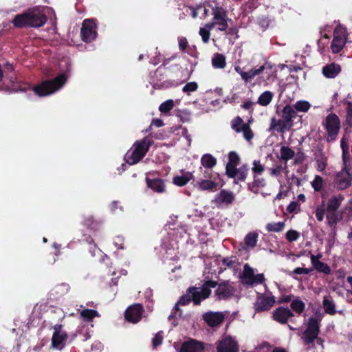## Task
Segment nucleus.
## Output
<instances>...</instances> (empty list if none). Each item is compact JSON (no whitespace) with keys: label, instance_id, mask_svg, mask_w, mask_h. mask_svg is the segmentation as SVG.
<instances>
[{"label":"nucleus","instance_id":"f257e3e1","mask_svg":"<svg viewBox=\"0 0 352 352\" xmlns=\"http://www.w3.org/2000/svg\"><path fill=\"white\" fill-rule=\"evenodd\" d=\"M234 70L241 76V79L245 83H249L255 78L256 85L267 86L274 80L275 75L272 71V67L269 63H265L258 67L252 68L247 72L243 71L241 67H234Z\"/></svg>","mask_w":352,"mask_h":352},{"label":"nucleus","instance_id":"f03ea898","mask_svg":"<svg viewBox=\"0 0 352 352\" xmlns=\"http://www.w3.org/2000/svg\"><path fill=\"white\" fill-rule=\"evenodd\" d=\"M216 283L213 281H208L203 287H190L188 289L186 295L182 296L175 307L178 305H186L191 300L194 304L199 305L202 300L207 298L211 294L210 287H215Z\"/></svg>","mask_w":352,"mask_h":352},{"label":"nucleus","instance_id":"7ed1b4c3","mask_svg":"<svg viewBox=\"0 0 352 352\" xmlns=\"http://www.w3.org/2000/svg\"><path fill=\"white\" fill-rule=\"evenodd\" d=\"M296 117V111L292 106L287 104L283 109L282 119L277 120L275 118L271 119L270 129L280 133L289 131L293 126L294 119Z\"/></svg>","mask_w":352,"mask_h":352},{"label":"nucleus","instance_id":"20e7f679","mask_svg":"<svg viewBox=\"0 0 352 352\" xmlns=\"http://www.w3.org/2000/svg\"><path fill=\"white\" fill-rule=\"evenodd\" d=\"M67 80L65 74L58 76L53 80H45L34 87V92L41 97L47 96L60 89Z\"/></svg>","mask_w":352,"mask_h":352},{"label":"nucleus","instance_id":"39448f33","mask_svg":"<svg viewBox=\"0 0 352 352\" xmlns=\"http://www.w3.org/2000/svg\"><path fill=\"white\" fill-rule=\"evenodd\" d=\"M151 144L152 141L147 138L135 142L125 154L126 162L129 165H134L139 162L146 155Z\"/></svg>","mask_w":352,"mask_h":352},{"label":"nucleus","instance_id":"423d86ee","mask_svg":"<svg viewBox=\"0 0 352 352\" xmlns=\"http://www.w3.org/2000/svg\"><path fill=\"white\" fill-rule=\"evenodd\" d=\"M344 199L342 195H336L331 196L327 204V219L330 226H334L342 219V213L336 211L340 208L342 202Z\"/></svg>","mask_w":352,"mask_h":352},{"label":"nucleus","instance_id":"0eeeda50","mask_svg":"<svg viewBox=\"0 0 352 352\" xmlns=\"http://www.w3.org/2000/svg\"><path fill=\"white\" fill-rule=\"evenodd\" d=\"M210 8L213 15V22L210 23L213 24V28L217 25L218 30L225 31L228 27V22L232 21L228 17L226 10L217 2H213L210 5Z\"/></svg>","mask_w":352,"mask_h":352},{"label":"nucleus","instance_id":"6e6552de","mask_svg":"<svg viewBox=\"0 0 352 352\" xmlns=\"http://www.w3.org/2000/svg\"><path fill=\"white\" fill-rule=\"evenodd\" d=\"M199 174L197 177L195 187L199 190H214L217 188V184L213 180V172L212 170H204L202 167L199 168Z\"/></svg>","mask_w":352,"mask_h":352},{"label":"nucleus","instance_id":"1a4fd4ad","mask_svg":"<svg viewBox=\"0 0 352 352\" xmlns=\"http://www.w3.org/2000/svg\"><path fill=\"white\" fill-rule=\"evenodd\" d=\"M347 40L346 30L344 27L338 25L333 32V38L331 44L333 53L338 54L343 49Z\"/></svg>","mask_w":352,"mask_h":352},{"label":"nucleus","instance_id":"9d476101","mask_svg":"<svg viewBox=\"0 0 352 352\" xmlns=\"http://www.w3.org/2000/svg\"><path fill=\"white\" fill-rule=\"evenodd\" d=\"M324 128L327 132V140L334 141L340 130V120L335 114H329L325 120Z\"/></svg>","mask_w":352,"mask_h":352},{"label":"nucleus","instance_id":"9b49d317","mask_svg":"<svg viewBox=\"0 0 352 352\" xmlns=\"http://www.w3.org/2000/svg\"><path fill=\"white\" fill-rule=\"evenodd\" d=\"M319 332V320L315 317L309 319L308 326L304 332L303 339L306 344L312 343L318 338Z\"/></svg>","mask_w":352,"mask_h":352},{"label":"nucleus","instance_id":"f8f14e48","mask_svg":"<svg viewBox=\"0 0 352 352\" xmlns=\"http://www.w3.org/2000/svg\"><path fill=\"white\" fill-rule=\"evenodd\" d=\"M81 36L84 41L91 42L97 36L96 25L93 19H85L81 28Z\"/></svg>","mask_w":352,"mask_h":352},{"label":"nucleus","instance_id":"ddd939ff","mask_svg":"<svg viewBox=\"0 0 352 352\" xmlns=\"http://www.w3.org/2000/svg\"><path fill=\"white\" fill-rule=\"evenodd\" d=\"M30 26L38 28L43 26L46 22V16L40 8L30 9L27 11Z\"/></svg>","mask_w":352,"mask_h":352},{"label":"nucleus","instance_id":"4468645a","mask_svg":"<svg viewBox=\"0 0 352 352\" xmlns=\"http://www.w3.org/2000/svg\"><path fill=\"white\" fill-rule=\"evenodd\" d=\"M264 280L263 274H254V270L248 264L244 265L243 272L241 276V281L247 285L261 283Z\"/></svg>","mask_w":352,"mask_h":352},{"label":"nucleus","instance_id":"2eb2a0df","mask_svg":"<svg viewBox=\"0 0 352 352\" xmlns=\"http://www.w3.org/2000/svg\"><path fill=\"white\" fill-rule=\"evenodd\" d=\"M67 339V335L66 332L62 329L61 325H55L52 338V347L61 350L65 346Z\"/></svg>","mask_w":352,"mask_h":352},{"label":"nucleus","instance_id":"dca6fc26","mask_svg":"<svg viewBox=\"0 0 352 352\" xmlns=\"http://www.w3.org/2000/svg\"><path fill=\"white\" fill-rule=\"evenodd\" d=\"M352 170L348 167H344L336 177V184L340 190H344L349 187L351 183Z\"/></svg>","mask_w":352,"mask_h":352},{"label":"nucleus","instance_id":"f3484780","mask_svg":"<svg viewBox=\"0 0 352 352\" xmlns=\"http://www.w3.org/2000/svg\"><path fill=\"white\" fill-rule=\"evenodd\" d=\"M275 303V298L271 294L261 295L257 297L254 309L257 312L268 311Z\"/></svg>","mask_w":352,"mask_h":352},{"label":"nucleus","instance_id":"a211bd4d","mask_svg":"<svg viewBox=\"0 0 352 352\" xmlns=\"http://www.w3.org/2000/svg\"><path fill=\"white\" fill-rule=\"evenodd\" d=\"M232 127L237 133L242 132L243 138L247 141H250L252 139L253 133L249 125L244 123L243 120L241 118L236 117L232 120Z\"/></svg>","mask_w":352,"mask_h":352},{"label":"nucleus","instance_id":"6ab92c4d","mask_svg":"<svg viewBox=\"0 0 352 352\" xmlns=\"http://www.w3.org/2000/svg\"><path fill=\"white\" fill-rule=\"evenodd\" d=\"M217 350V352H239V346L234 338L226 336L218 342Z\"/></svg>","mask_w":352,"mask_h":352},{"label":"nucleus","instance_id":"aec40b11","mask_svg":"<svg viewBox=\"0 0 352 352\" xmlns=\"http://www.w3.org/2000/svg\"><path fill=\"white\" fill-rule=\"evenodd\" d=\"M143 309L140 304L130 306L125 311V318L127 321L136 323L142 316Z\"/></svg>","mask_w":352,"mask_h":352},{"label":"nucleus","instance_id":"412c9836","mask_svg":"<svg viewBox=\"0 0 352 352\" xmlns=\"http://www.w3.org/2000/svg\"><path fill=\"white\" fill-rule=\"evenodd\" d=\"M234 199V195L232 192L222 190L218 193L214 202L218 207H222L230 204Z\"/></svg>","mask_w":352,"mask_h":352},{"label":"nucleus","instance_id":"4be33fe9","mask_svg":"<svg viewBox=\"0 0 352 352\" xmlns=\"http://www.w3.org/2000/svg\"><path fill=\"white\" fill-rule=\"evenodd\" d=\"M292 316L290 309L282 307L276 309L272 313L273 319L281 324L286 323Z\"/></svg>","mask_w":352,"mask_h":352},{"label":"nucleus","instance_id":"5701e85b","mask_svg":"<svg viewBox=\"0 0 352 352\" xmlns=\"http://www.w3.org/2000/svg\"><path fill=\"white\" fill-rule=\"evenodd\" d=\"M203 343L195 340H190L184 342L179 352H204Z\"/></svg>","mask_w":352,"mask_h":352},{"label":"nucleus","instance_id":"b1692460","mask_svg":"<svg viewBox=\"0 0 352 352\" xmlns=\"http://www.w3.org/2000/svg\"><path fill=\"white\" fill-rule=\"evenodd\" d=\"M203 318L209 326L217 327L223 322L224 316L219 312H208L204 314Z\"/></svg>","mask_w":352,"mask_h":352},{"label":"nucleus","instance_id":"393cba45","mask_svg":"<svg viewBox=\"0 0 352 352\" xmlns=\"http://www.w3.org/2000/svg\"><path fill=\"white\" fill-rule=\"evenodd\" d=\"M234 294L233 287L228 283L219 285L216 289L215 295L219 299H223L230 297Z\"/></svg>","mask_w":352,"mask_h":352},{"label":"nucleus","instance_id":"a878e982","mask_svg":"<svg viewBox=\"0 0 352 352\" xmlns=\"http://www.w3.org/2000/svg\"><path fill=\"white\" fill-rule=\"evenodd\" d=\"M341 72V67L336 63H331L325 65L322 68L323 75L328 78H333L336 77Z\"/></svg>","mask_w":352,"mask_h":352},{"label":"nucleus","instance_id":"bb28decb","mask_svg":"<svg viewBox=\"0 0 352 352\" xmlns=\"http://www.w3.org/2000/svg\"><path fill=\"white\" fill-rule=\"evenodd\" d=\"M146 184L148 188H150L156 192L162 193L165 191L166 186L163 180L160 179H151L147 178Z\"/></svg>","mask_w":352,"mask_h":352},{"label":"nucleus","instance_id":"cd10ccee","mask_svg":"<svg viewBox=\"0 0 352 352\" xmlns=\"http://www.w3.org/2000/svg\"><path fill=\"white\" fill-rule=\"evenodd\" d=\"M201 167L204 170H211L217 164V159L210 154H204L201 158Z\"/></svg>","mask_w":352,"mask_h":352},{"label":"nucleus","instance_id":"c85d7f7f","mask_svg":"<svg viewBox=\"0 0 352 352\" xmlns=\"http://www.w3.org/2000/svg\"><path fill=\"white\" fill-rule=\"evenodd\" d=\"M181 173V175H177L173 178V183L177 186H183L193 178V175L190 172L182 171Z\"/></svg>","mask_w":352,"mask_h":352},{"label":"nucleus","instance_id":"c756f323","mask_svg":"<svg viewBox=\"0 0 352 352\" xmlns=\"http://www.w3.org/2000/svg\"><path fill=\"white\" fill-rule=\"evenodd\" d=\"M12 22L16 28L30 26V21H28V14L27 12L23 14L16 15Z\"/></svg>","mask_w":352,"mask_h":352},{"label":"nucleus","instance_id":"7c9ffc66","mask_svg":"<svg viewBox=\"0 0 352 352\" xmlns=\"http://www.w3.org/2000/svg\"><path fill=\"white\" fill-rule=\"evenodd\" d=\"M322 305L326 314L334 315L337 312L336 309V305L331 299L327 297H324Z\"/></svg>","mask_w":352,"mask_h":352},{"label":"nucleus","instance_id":"2f4dec72","mask_svg":"<svg viewBox=\"0 0 352 352\" xmlns=\"http://www.w3.org/2000/svg\"><path fill=\"white\" fill-rule=\"evenodd\" d=\"M213 28V24L206 23L199 29V35L201 36L204 43H207L209 41L210 36V30Z\"/></svg>","mask_w":352,"mask_h":352},{"label":"nucleus","instance_id":"473e14b6","mask_svg":"<svg viewBox=\"0 0 352 352\" xmlns=\"http://www.w3.org/2000/svg\"><path fill=\"white\" fill-rule=\"evenodd\" d=\"M258 234L256 232H249L244 239L245 245L249 248H253L256 246L258 241Z\"/></svg>","mask_w":352,"mask_h":352},{"label":"nucleus","instance_id":"72a5a7b5","mask_svg":"<svg viewBox=\"0 0 352 352\" xmlns=\"http://www.w3.org/2000/svg\"><path fill=\"white\" fill-rule=\"evenodd\" d=\"M273 97L274 94L272 92L265 91L260 95L257 102L261 106H267L271 102Z\"/></svg>","mask_w":352,"mask_h":352},{"label":"nucleus","instance_id":"f704fd0d","mask_svg":"<svg viewBox=\"0 0 352 352\" xmlns=\"http://www.w3.org/2000/svg\"><path fill=\"white\" fill-rule=\"evenodd\" d=\"M212 63L214 68L222 69L226 66V58L223 55L216 54L212 58Z\"/></svg>","mask_w":352,"mask_h":352},{"label":"nucleus","instance_id":"c9c22d12","mask_svg":"<svg viewBox=\"0 0 352 352\" xmlns=\"http://www.w3.org/2000/svg\"><path fill=\"white\" fill-rule=\"evenodd\" d=\"M80 318L87 321H91L95 317H99L98 312L94 309H85L80 311Z\"/></svg>","mask_w":352,"mask_h":352},{"label":"nucleus","instance_id":"e433bc0d","mask_svg":"<svg viewBox=\"0 0 352 352\" xmlns=\"http://www.w3.org/2000/svg\"><path fill=\"white\" fill-rule=\"evenodd\" d=\"M283 173H287V170L286 168L282 166L275 165L270 169V173L272 176L278 178L279 182H281L280 176Z\"/></svg>","mask_w":352,"mask_h":352},{"label":"nucleus","instance_id":"4c0bfd02","mask_svg":"<svg viewBox=\"0 0 352 352\" xmlns=\"http://www.w3.org/2000/svg\"><path fill=\"white\" fill-rule=\"evenodd\" d=\"M285 222L284 221H280V222H272L267 223L266 225V230L268 232H278L282 231L285 228Z\"/></svg>","mask_w":352,"mask_h":352},{"label":"nucleus","instance_id":"58836bf2","mask_svg":"<svg viewBox=\"0 0 352 352\" xmlns=\"http://www.w3.org/2000/svg\"><path fill=\"white\" fill-rule=\"evenodd\" d=\"M292 107L296 111L307 112L310 109L311 104L307 101L299 100L297 101Z\"/></svg>","mask_w":352,"mask_h":352},{"label":"nucleus","instance_id":"ea45409f","mask_svg":"<svg viewBox=\"0 0 352 352\" xmlns=\"http://www.w3.org/2000/svg\"><path fill=\"white\" fill-rule=\"evenodd\" d=\"M264 170L265 167L259 160H254L253 162L252 171L253 173L254 178L262 175Z\"/></svg>","mask_w":352,"mask_h":352},{"label":"nucleus","instance_id":"a19ab883","mask_svg":"<svg viewBox=\"0 0 352 352\" xmlns=\"http://www.w3.org/2000/svg\"><path fill=\"white\" fill-rule=\"evenodd\" d=\"M248 172V168L246 165L243 166L240 168L237 169L236 176L234 177V179H235L234 182L236 184H237L238 182H236V180L244 181L247 177Z\"/></svg>","mask_w":352,"mask_h":352},{"label":"nucleus","instance_id":"79ce46f5","mask_svg":"<svg viewBox=\"0 0 352 352\" xmlns=\"http://www.w3.org/2000/svg\"><path fill=\"white\" fill-rule=\"evenodd\" d=\"M294 156V152L289 148L283 146L280 149V157L283 160L287 161Z\"/></svg>","mask_w":352,"mask_h":352},{"label":"nucleus","instance_id":"37998d69","mask_svg":"<svg viewBox=\"0 0 352 352\" xmlns=\"http://www.w3.org/2000/svg\"><path fill=\"white\" fill-rule=\"evenodd\" d=\"M291 307L294 311L300 314L305 309V303L300 300L296 299L292 302Z\"/></svg>","mask_w":352,"mask_h":352},{"label":"nucleus","instance_id":"c03bdc74","mask_svg":"<svg viewBox=\"0 0 352 352\" xmlns=\"http://www.w3.org/2000/svg\"><path fill=\"white\" fill-rule=\"evenodd\" d=\"M174 101L173 100H168L162 103L159 107V110L162 113H168L174 107Z\"/></svg>","mask_w":352,"mask_h":352},{"label":"nucleus","instance_id":"a18cd8bd","mask_svg":"<svg viewBox=\"0 0 352 352\" xmlns=\"http://www.w3.org/2000/svg\"><path fill=\"white\" fill-rule=\"evenodd\" d=\"M198 89V84L196 82H190L184 86L182 91L184 93L190 94L191 92L197 91Z\"/></svg>","mask_w":352,"mask_h":352},{"label":"nucleus","instance_id":"49530a36","mask_svg":"<svg viewBox=\"0 0 352 352\" xmlns=\"http://www.w3.org/2000/svg\"><path fill=\"white\" fill-rule=\"evenodd\" d=\"M299 237L300 233L294 230H289L285 234V238L289 242L296 241Z\"/></svg>","mask_w":352,"mask_h":352},{"label":"nucleus","instance_id":"de8ad7c7","mask_svg":"<svg viewBox=\"0 0 352 352\" xmlns=\"http://www.w3.org/2000/svg\"><path fill=\"white\" fill-rule=\"evenodd\" d=\"M322 178L319 175H316L314 179L311 182V186L316 191H320L322 188Z\"/></svg>","mask_w":352,"mask_h":352},{"label":"nucleus","instance_id":"09e8293b","mask_svg":"<svg viewBox=\"0 0 352 352\" xmlns=\"http://www.w3.org/2000/svg\"><path fill=\"white\" fill-rule=\"evenodd\" d=\"M314 269L326 274H329L331 272L329 267L321 261L317 263V265L314 267Z\"/></svg>","mask_w":352,"mask_h":352},{"label":"nucleus","instance_id":"8fccbe9b","mask_svg":"<svg viewBox=\"0 0 352 352\" xmlns=\"http://www.w3.org/2000/svg\"><path fill=\"white\" fill-rule=\"evenodd\" d=\"M237 169L236 166L232 164H227L226 165V174L229 177L234 178L236 176Z\"/></svg>","mask_w":352,"mask_h":352},{"label":"nucleus","instance_id":"3c124183","mask_svg":"<svg viewBox=\"0 0 352 352\" xmlns=\"http://www.w3.org/2000/svg\"><path fill=\"white\" fill-rule=\"evenodd\" d=\"M243 352H271V348L269 344H263L252 351H244Z\"/></svg>","mask_w":352,"mask_h":352},{"label":"nucleus","instance_id":"603ef678","mask_svg":"<svg viewBox=\"0 0 352 352\" xmlns=\"http://www.w3.org/2000/svg\"><path fill=\"white\" fill-rule=\"evenodd\" d=\"M229 162L228 164H232L234 166L239 164L240 157L239 155L235 152H230L228 155Z\"/></svg>","mask_w":352,"mask_h":352},{"label":"nucleus","instance_id":"864d4df0","mask_svg":"<svg viewBox=\"0 0 352 352\" xmlns=\"http://www.w3.org/2000/svg\"><path fill=\"white\" fill-rule=\"evenodd\" d=\"M163 340V335L162 332H158L155 334L154 338H153V346L154 348L157 347V346L160 345L162 344Z\"/></svg>","mask_w":352,"mask_h":352},{"label":"nucleus","instance_id":"5fc2aeb1","mask_svg":"<svg viewBox=\"0 0 352 352\" xmlns=\"http://www.w3.org/2000/svg\"><path fill=\"white\" fill-rule=\"evenodd\" d=\"M324 210L322 206H319L316 209V217L318 221H322L324 219Z\"/></svg>","mask_w":352,"mask_h":352},{"label":"nucleus","instance_id":"6e6d98bb","mask_svg":"<svg viewBox=\"0 0 352 352\" xmlns=\"http://www.w3.org/2000/svg\"><path fill=\"white\" fill-rule=\"evenodd\" d=\"M310 269L304 267H296L294 270L293 273L295 274H308L311 272Z\"/></svg>","mask_w":352,"mask_h":352},{"label":"nucleus","instance_id":"4d7b16f0","mask_svg":"<svg viewBox=\"0 0 352 352\" xmlns=\"http://www.w3.org/2000/svg\"><path fill=\"white\" fill-rule=\"evenodd\" d=\"M179 42V47L182 51H184L186 49L188 45L187 39L184 37H179L178 38Z\"/></svg>","mask_w":352,"mask_h":352},{"label":"nucleus","instance_id":"13d9d810","mask_svg":"<svg viewBox=\"0 0 352 352\" xmlns=\"http://www.w3.org/2000/svg\"><path fill=\"white\" fill-rule=\"evenodd\" d=\"M114 245L118 247V248L123 249V239L121 236H117L113 242Z\"/></svg>","mask_w":352,"mask_h":352},{"label":"nucleus","instance_id":"bf43d9fd","mask_svg":"<svg viewBox=\"0 0 352 352\" xmlns=\"http://www.w3.org/2000/svg\"><path fill=\"white\" fill-rule=\"evenodd\" d=\"M349 158V151H342V160L344 163V167H347V162Z\"/></svg>","mask_w":352,"mask_h":352},{"label":"nucleus","instance_id":"052dcab7","mask_svg":"<svg viewBox=\"0 0 352 352\" xmlns=\"http://www.w3.org/2000/svg\"><path fill=\"white\" fill-rule=\"evenodd\" d=\"M151 125H154L157 127H161L164 125L163 121L160 119H153Z\"/></svg>","mask_w":352,"mask_h":352},{"label":"nucleus","instance_id":"680f3d73","mask_svg":"<svg viewBox=\"0 0 352 352\" xmlns=\"http://www.w3.org/2000/svg\"><path fill=\"white\" fill-rule=\"evenodd\" d=\"M223 263L225 265L231 267L233 266V264L234 262L230 258H223Z\"/></svg>","mask_w":352,"mask_h":352},{"label":"nucleus","instance_id":"e2e57ef3","mask_svg":"<svg viewBox=\"0 0 352 352\" xmlns=\"http://www.w3.org/2000/svg\"><path fill=\"white\" fill-rule=\"evenodd\" d=\"M254 182L257 186H263L265 185L263 179L255 177L254 178Z\"/></svg>","mask_w":352,"mask_h":352},{"label":"nucleus","instance_id":"0e129e2a","mask_svg":"<svg viewBox=\"0 0 352 352\" xmlns=\"http://www.w3.org/2000/svg\"><path fill=\"white\" fill-rule=\"evenodd\" d=\"M198 10H200L199 12L201 13L204 17L208 15V10L206 8V7L201 5L198 6Z\"/></svg>","mask_w":352,"mask_h":352},{"label":"nucleus","instance_id":"69168bd1","mask_svg":"<svg viewBox=\"0 0 352 352\" xmlns=\"http://www.w3.org/2000/svg\"><path fill=\"white\" fill-rule=\"evenodd\" d=\"M58 288L61 290L63 293H66L69 291V286L67 284L63 283L58 287Z\"/></svg>","mask_w":352,"mask_h":352},{"label":"nucleus","instance_id":"338daca9","mask_svg":"<svg viewBox=\"0 0 352 352\" xmlns=\"http://www.w3.org/2000/svg\"><path fill=\"white\" fill-rule=\"evenodd\" d=\"M341 148L342 151H349V146L344 138L341 140Z\"/></svg>","mask_w":352,"mask_h":352},{"label":"nucleus","instance_id":"774afa93","mask_svg":"<svg viewBox=\"0 0 352 352\" xmlns=\"http://www.w3.org/2000/svg\"><path fill=\"white\" fill-rule=\"evenodd\" d=\"M297 205L295 202H292L288 206H287V210L289 212H292L293 211L295 210L296 208Z\"/></svg>","mask_w":352,"mask_h":352}]
</instances>
